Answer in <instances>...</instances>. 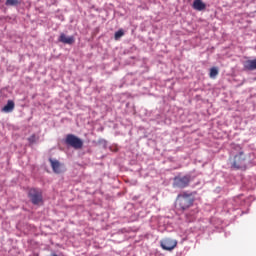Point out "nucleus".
Masks as SVG:
<instances>
[{"label": "nucleus", "instance_id": "nucleus-15", "mask_svg": "<svg viewBox=\"0 0 256 256\" xmlns=\"http://www.w3.org/2000/svg\"><path fill=\"white\" fill-rule=\"evenodd\" d=\"M36 141H37V137L35 134L30 136V138H28V143L30 144H34Z\"/></svg>", "mask_w": 256, "mask_h": 256}, {"label": "nucleus", "instance_id": "nucleus-16", "mask_svg": "<svg viewBox=\"0 0 256 256\" xmlns=\"http://www.w3.org/2000/svg\"><path fill=\"white\" fill-rule=\"evenodd\" d=\"M52 256H57L56 254L52 255Z\"/></svg>", "mask_w": 256, "mask_h": 256}, {"label": "nucleus", "instance_id": "nucleus-12", "mask_svg": "<svg viewBox=\"0 0 256 256\" xmlns=\"http://www.w3.org/2000/svg\"><path fill=\"white\" fill-rule=\"evenodd\" d=\"M219 75V69L216 67L210 68L209 77L211 79H216V77Z\"/></svg>", "mask_w": 256, "mask_h": 256}, {"label": "nucleus", "instance_id": "nucleus-4", "mask_svg": "<svg viewBox=\"0 0 256 256\" xmlns=\"http://www.w3.org/2000/svg\"><path fill=\"white\" fill-rule=\"evenodd\" d=\"M66 144L76 150H79L83 147V141L73 134H68V136H66Z\"/></svg>", "mask_w": 256, "mask_h": 256}, {"label": "nucleus", "instance_id": "nucleus-14", "mask_svg": "<svg viewBox=\"0 0 256 256\" xmlns=\"http://www.w3.org/2000/svg\"><path fill=\"white\" fill-rule=\"evenodd\" d=\"M125 35V32L123 29H119L114 33V39L118 41L120 38H122Z\"/></svg>", "mask_w": 256, "mask_h": 256}, {"label": "nucleus", "instance_id": "nucleus-10", "mask_svg": "<svg viewBox=\"0 0 256 256\" xmlns=\"http://www.w3.org/2000/svg\"><path fill=\"white\" fill-rule=\"evenodd\" d=\"M193 9L197 11H203L206 9V4L202 0H194Z\"/></svg>", "mask_w": 256, "mask_h": 256}, {"label": "nucleus", "instance_id": "nucleus-13", "mask_svg": "<svg viewBox=\"0 0 256 256\" xmlns=\"http://www.w3.org/2000/svg\"><path fill=\"white\" fill-rule=\"evenodd\" d=\"M20 1L19 0H6V6L8 7H15V6H18L20 5Z\"/></svg>", "mask_w": 256, "mask_h": 256}, {"label": "nucleus", "instance_id": "nucleus-3", "mask_svg": "<svg viewBox=\"0 0 256 256\" xmlns=\"http://www.w3.org/2000/svg\"><path fill=\"white\" fill-rule=\"evenodd\" d=\"M191 177L190 176H182L175 177L173 180V188L184 189L190 185Z\"/></svg>", "mask_w": 256, "mask_h": 256}, {"label": "nucleus", "instance_id": "nucleus-1", "mask_svg": "<svg viewBox=\"0 0 256 256\" xmlns=\"http://www.w3.org/2000/svg\"><path fill=\"white\" fill-rule=\"evenodd\" d=\"M195 201L193 193L183 192L177 195L176 207L182 211H185L193 206Z\"/></svg>", "mask_w": 256, "mask_h": 256}, {"label": "nucleus", "instance_id": "nucleus-7", "mask_svg": "<svg viewBox=\"0 0 256 256\" xmlns=\"http://www.w3.org/2000/svg\"><path fill=\"white\" fill-rule=\"evenodd\" d=\"M58 41L68 44V45H73L75 43V38L74 36H67L65 33L60 34V38H58Z\"/></svg>", "mask_w": 256, "mask_h": 256}, {"label": "nucleus", "instance_id": "nucleus-6", "mask_svg": "<svg viewBox=\"0 0 256 256\" xmlns=\"http://www.w3.org/2000/svg\"><path fill=\"white\" fill-rule=\"evenodd\" d=\"M177 245H178V242L170 238H165L160 242L161 248L166 251H172L174 248L177 247Z\"/></svg>", "mask_w": 256, "mask_h": 256}, {"label": "nucleus", "instance_id": "nucleus-11", "mask_svg": "<svg viewBox=\"0 0 256 256\" xmlns=\"http://www.w3.org/2000/svg\"><path fill=\"white\" fill-rule=\"evenodd\" d=\"M15 108V102L13 100H8L6 106H4L3 111L6 113H10L14 110Z\"/></svg>", "mask_w": 256, "mask_h": 256}, {"label": "nucleus", "instance_id": "nucleus-2", "mask_svg": "<svg viewBox=\"0 0 256 256\" xmlns=\"http://www.w3.org/2000/svg\"><path fill=\"white\" fill-rule=\"evenodd\" d=\"M238 153L234 155L231 167L236 170H242L247 168V156L243 149L237 147Z\"/></svg>", "mask_w": 256, "mask_h": 256}, {"label": "nucleus", "instance_id": "nucleus-8", "mask_svg": "<svg viewBox=\"0 0 256 256\" xmlns=\"http://www.w3.org/2000/svg\"><path fill=\"white\" fill-rule=\"evenodd\" d=\"M50 161V166H52V171H54V173L56 174H61L62 173V165L59 161L57 160H53V159H49Z\"/></svg>", "mask_w": 256, "mask_h": 256}, {"label": "nucleus", "instance_id": "nucleus-9", "mask_svg": "<svg viewBox=\"0 0 256 256\" xmlns=\"http://www.w3.org/2000/svg\"><path fill=\"white\" fill-rule=\"evenodd\" d=\"M244 69L248 71L256 70V59L246 60V62H244Z\"/></svg>", "mask_w": 256, "mask_h": 256}, {"label": "nucleus", "instance_id": "nucleus-5", "mask_svg": "<svg viewBox=\"0 0 256 256\" xmlns=\"http://www.w3.org/2000/svg\"><path fill=\"white\" fill-rule=\"evenodd\" d=\"M28 197H30V201H32V204L34 205H38L43 202V194L39 189H30Z\"/></svg>", "mask_w": 256, "mask_h": 256}]
</instances>
